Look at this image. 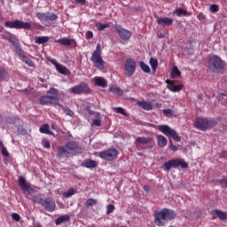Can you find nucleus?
<instances>
[{
    "label": "nucleus",
    "instance_id": "obj_54",
    "mask_svg": "<svg viewBox=\"0 0 227 227\" xmlns=\"http://www.w3.org/2000/svg\"><path fill=\"white\" fill-rule=\"evenodd\" d=\"M219 184H221V185H227V176H223L220 181Z\"/></svg>",
    "mask_w": 227,
    "mask_h": 227
},
{
    "label": "nucleus",
    "instance_id": "obj_60",
    "mask_svg": "<svg viewBox=\"0 0 227 227\" xmlns=\"http://www.w3.org/2000/svg\"><path fill=\"white\" fill-rule=\"evenodd\" d=\"M1 37L3 38V40H8V35H1Z\"/></svg>",
    "mask_w": 227,
    "mask_h": 227
},
{
    "label": "nucleus",
    "instance_id": "obj_1",
    "mask_svg": "<svg viewBox=\"0 0 227 227\" xmlns=\"http://www.w3.org/2000/svg\"><path fill=\"white\" fill-rule=\"evenodd\" d=\"M154 224L159 227L166 226L168 221H173L176 217V213L173 209L162 208L153 214Z\"/></svg>",
    "mask_w": 227,
    "mask_h": 227
},
{
    "label": "nucleus",
    "instance_id": "obj_16",
    "mask_svg": "<svg viewBox=\"0 0 227 227\" xmlns=\"http://www.w3.org/2000/svg\"><path fill=\"white\" fill-rule=\"evenodd\" d=\"M57 155L59 157V159H65L70 155V151H68L67 145H62L59 147L57 151Z\"/></svg>",
    "mask_w": 227,
    "mask_h": 227
},
{
    "label": "nucleus",
    "instance_id": "obj_55",
    "mask_svg": "<svg viewBox=\"0 0 227 227\" xmlns=\"http://www.w3.org/2000/svg\"><path fill=\"white\" fill-rule=\"evenodd\" d=\"M67 116H74V111L70 110L69 108L66 109Z\"/></svg>",
    "mask_w": 227,
    "mask_h": 227
},
{
    "label": "nucleus",
    "instance_id": "obj_2",
    "mask_svg": "<svg viewBox=\"0 0 227 227\" xmlns=\"http://www.w3.org/2000/svg\"><path fill=\"white\" fill-rule=\"evenodd\" d=\"M39 104H41V106H61V104H59V94L58 90L51 88L48 90V95L40 98Z\"/></svg>",
    "mask_w": 227,
    "mask_h": 227
},
{
    "label": "nucleus",
    "instance_id": "obj_7",
    "mask_svg": "<svg viewBox=\"0 0 227 227\" xmlns=\"http://www.w3.org/2000/svg\"><path fill=\"white\" fill-rule=\"evenodd\" d=\"M4 26L10 29H31V23L19 20L14 21H6Z\"/></svg>",
    "mask_w": 227,
    "mask_h": 227
},
{
    "label": "nucleus",
    "instance_id": "obj_10",
    "mask_svg": "<svg viewBox=\"0 0 227 227\" xmlns=\"http://www.w3.org/2000/svg\"><path fill=\"white\" fill-rule=\"evenodd\" d=\"M118 155L119 153L116 149H108L99 153L100 159H104V160H116V159H118Z\"/></svg>",
    "mask_w": 227,
    "mask_h": 227
},
{
    "label": "nucleus",
    "instance_id": "obj_46",
    "mask_svg": "<svg viewBox=\"0 0 227 227\" xmlns=\"http://www.w3.org/2000/svg\"><path fill=\"white\" fill-rule=\"evenodd\" d=\"M74 194H75V191L74 190V188H71L64 193V196L66 198H70V196H74Z\"/></svg>",
    "mask_w": 227,
    "mask_h": 227
},
{
    "label": "nucleus",
    "instance_id": "obj_57",
    "mask_svg": "<svg viewBox=\"0 0 227 227\" xmlns=\"http://www.w3.org/2000/svg\"><path fill=\"white\" fill-rule=\"evenodd\" d=\"M75 2L82 5L86 4V0H75Z\"/></svg>",
    "mask_w": 227,
    "mask_h": 227
},
{
    "label": "nucleus",
    "instance_id": "obj_39",
    "mask_svg": "<svg viewBox=\"0 0 227 227\" xmlns=\"http://www.w3.org/2000/svg\"><path fill=\"white\" fill-rule=\"evenodd\" d=\"M96 27L98 28V31H104V29H107V27H109V24L98 23L96 24Z\"/></svg>",
    "mask_w": 227,
    "mask_h": 227
},
{
    "label": "nucleus",
    "instance_id": "obj_64",
    "mask_svg": "<svg viewBox=\"0 0 227 227\" xmlns=\"http://www.w3.org/2000/svg\"><path fill=\"white\" fill-rule=\"evenodd\" d=\"M200 17H203V14H200V15L198 16V19H200Z\"/></svg>",
    "mask_w": 227,
    "mask_h": 227
},
{
    "label": "nucleus",
    "instance_id": "obj_34",
    "mask_svg": "<svg viewBox=\"0 0 227 227\" xmlns=\"http://www.w3.org/2000/svg\"><path fill=\"white\" fill-rule=\"evenodd\" d=\"M47 42H49V36H38L35 39V43H38V45L47 43Z\"/></svg>",
    "mask_w": 227,
    "mask_h": 227
},
{
    "label": "nucleus",
    "instance_id": "obj_63",
    "mask_svg": "<svg viewBox=\"0 0 227 227\" xmlns=\"http://www.w3.org/2000/svg\"><path fill=\"white\" fill-rule=\"evenodd\" d=\"M4 147V145L3 144V141L0 140V148Z\"/></svg>",
    "mask_w": 227,
    "mask_h": 227
},
{
    "label": "nucleus",
    "instance_id": "obj_30",
    "mask_svg": "<svg viewBox=\"0 0 227 227\" xmlns=\"http://www.w3.org/2000/svg\"><path fill=\"white\" fill-rule=\"evenodd\" d=\"M7 40L9 43H12V45L15 47V49H20V43L17 42V39L15 38V36L12 35V34L8 35Z\"/></svg>",
    "mask_w": 227,
    "mask_h": 227
},
{
    "label": "nucleus",
    "instance_id": "obj_41",
    "mask_svg": "<svg viewBox=\"0 0 227 227\" xmlns=\"http://www.w3.org/2000/svg\"><path fill=\"white\" fill-rule=\"evenodd\" d=\"M85 205L87 208H90V207H93V205H97V200L88 199Z\"/></svg>",
    "mask_w": 227,
    "mask_h": 227
},
{
    "label": "nucleus",
    "instance_id": "obj_33",
    "mask_svg": "<svg viewBox=\"0 0 227 227\" xmlns=\"http://www.w3.org/2000/svg\"><path fill=\"white\" fill-rule=\"evenodd\" d=\"M109 91L114 95H118V97L123 96V90L118 87H110Z\"/></svg>",
    "mask_w": 227,
    "mask_h": 227
},
{
    "label": "nucleus",
    "instance_id": "obj_45",
    "mask_svg": "<svg viewBox=\"0 0 227 227\" xmlns=\"http://www.w3.org/2000/svg\"><path fill=\"white\" fill-rule=\"evenodd\" d=\"M23 61H24V63L28 65V67H35V62H33V60H31V59H29L27 57L23 58Z\"/></svg>",
    "mask_w": 227,
    "mask_h": 227
},
{
    "label": "nucleus",
    "instance_id": "obj_20",
    "mask_svg": "<svg viewBox=\"0 0 227 227\" xmlns=\"http://www.w3.org/2000/svg\"><path fill=\"white\" fill-rule=\"evenodd\" d=\"M55 43H59L60 45H64V47H70L72 45V42H75L74 39H68L67 37H63L54 41Z\"/></svg>",
    "mask_w": 227,
    "mask_h": 227
},
{
    "label": "nucleus",
    "instance_id": "obj_61",
    "mask_svg": "<svg viewBox=\"0 0 227 227\" xmlns=\"http://www.w3.org/2000/svg\"><path fill=\"white\" fill-rule=\"evenodd\" d=\"M85 110L88 111V112L91 111V106H87Z\"/></svg>",
    "mask_w": 227,
    "mask_h": 227
},
{
    "label": "nucleus",
    "instance_id": "obj_5",
    "mask_svg": "<svg viewBox=\"0 0 227 227\" xmlns=\"http://www.w3.org/2000/svg\"><path fill=\"white\" fill-rule=\"evenodd\" d=\"M158 130L161 132V134H164V136L172 137V139H174V141H176V143H180L182 141V137L178 136V133H176V130L171 129V127L168 125H160L158 127Z\"/></svg>",
    "mask_w": 227,
    "mask_h": 227
},
{
    "label": "nucleus",
    "instance_id": "obj_17",
    "mask_svg": "<svg viewBox=\"0 0 227 227\" xmlns=\"http://www.w3.org/2000/svg\"><path fill=\"white\" fill-rule=\"evenodd\" d=\"M212 215H216L220 221L227 220V212L222 211L221 209H213L211 210Z\"/></svg>",
    "mask_w": 227,
    "mask_h": 227
},
{
    "label": "nucleus",
    "instance_id": "obj_58",
    "mask_svg": "<svg viewBox=\"0 0 227 227\" xmlns=\"http://www.w3.org/2000/svg\"><path fill=\"white\" fill-rule=\"evenodd\" d=\"M144 191H145V192H150V186L145 184L144 186Z\"/></svg>",
    "mask_w": 227,
    "mask_h": 227
},
{
    "label": "nucleus",
    "instance_id": "obj_15",
    "mask_svg": "<svg viewBox=\"0 0 227 227\" xmlns=\"http://www.w3.org/2000/svg\"><path fill=\"white\" fill-rule=\"evenodd\" d=\"M19 185L24 192H27L29 193V192H31V191H33V188H31V186L29 184H27L26 178H24L23 176L19 177Z\"/></svg>",
    "mask_w": 227,
    "mask_h": 227
},
{
    "label": "nucleus",
    "instance_id": "obj_31",
    "mask_svg": "<svg viewBox=\"0 0 227 227\" xmlns=\"http://www.w3.org/2000/svg\"><path fill=\"white\" fill-rule=\"evenodd\" d=\"M176 14L177 15V17H191V15H192V12H186L185 10L182 9V8H178L176 10Z\"/></svg>",
    "mask_w": 227,
    "mask_h": 227
},
{
    "label": "nucleus",
    "instance_id": "obj_43",
    "mask_svg": "<svg viewBox=\"0 0 227 227\" xmlns=\"http://www.w3.org/2000/svg\"><path fill=\"white\" fill-rule=\"evenodd\" d=\"M209 10L211 13H217L219 12V5L213 4L210 5Z\"/></svg>",
    "mask_w": 227,
    "mask_h": 227
},
{
    "label": "nucleus",
    "instance_id": "obj_3",
    "mask_svg": "<svg viewBox=\"0 0 227 227\" xmlns=\"http://www.w3.org/2000/svg\"><path fill=\"white\" fill-rule=\"evenodd\" d=\"M90 61L94 63V66L98 70H105L106 68V61L102 59V48L100 43H98L96 46V50L93 51L92 56L90 57Z\"/></svg>",
    "mask_w": 227,
    "mask_h": 227
},
{
    "label": "nucleus",
    "instance_id": "obj_14",
    "mask_svg": "<svg viewBox=\"0 0 227 227\" xmlns=\"http://www.w3.org/2000/svg\"><path fill=\"white\" fill-rule=\"evenodd\" d=\"M52 65H54L56 70L59 72V74H61L62 75H70V69H68L67 67L59 64L56 59H52L51 61Z\"/></svg>",
    "mask_w": 227,
    "mask_h": 227
},
{
    "label": "nucleus",
    "instance_id": "obj_32",
    "mask_svg": "<svg viewBox=\"0 0 227 227\" xmlns=\"http://www.w3.org/2000/svg\"><path fill=\"white\" fill-rule=\"evenodd\" d=\"M39 132H41V134H48V136H52V131H51L49 124H44L43 126L40 127L39 129Z\"/></svg>",
    "mask_w": 227,
    "mask_h": 227
},
{
    "label": "nucleus",
    "instance_id": "obj_40",
    "mask_svg": "<svg viewBox=\"0 0 227 227\" xmlns=\"http://www.w3.org/2000/svg\"><path fill=\"white\" fill-rule=\"evenodd\" d=\"M115 113H118L119 114H122L123 116H129V114L125 112V109L122 107H115L114 108Z\"/></svg>",
    "mask_w": 227,
    "mask_h": 227
},
{
    "label": "nucleus",
    "instance_id": "obj_21",
    "mask_svg": "<svg viewBox=\"0 0 227 227\" xmlns=\"http://www.w3.org/2000/svg\"><path fill=\"white\" fill-rule=\"evenodd\" d=\"M153 141V137H138L136 139L137 146V145H150Z\"/></svg>",
    "mask_w": 227,
    "mask_h": 227
},
{
    "label": "nucleus",
    "instance_id": "obj_50",
    "mask_svg": "<svg viewBox=\"0 0 227 227\" xmlns=\"http://www.w3.org/2000/svg\"><path fill=\"white\" fill-rule=\"evenodd\" d=\"M2 150V155H4V157H10V153L8 152V149H6L5 146L1 147Z\"/></svg>",
    "mask_w": 227,
    "mask_h": 227
},
{
    "label": "nucleus",
    "instance_id": "obj_52",
    "mask_svg": "<svg viewBox=\"0 0 227 227\" xmlns=\"http://www.w3.org/2000/svg\"><path fill=\"white\" fill-rule=\"evenodd\" d=\"M92 125L95 127H100V125H102V121L100 119H96L92 121Z\"/></svg>",
    "mask_w": 227,
    "mask_h": 227
},
{
    "label": "nucleus",
    "instance_id": "obj_19",
    "mask_svg": "<svg viewBox=\"0 0 227 227\" xmlns=\"http://www.w3.org/2000/svg\"><path fill=\"white\" fill-rule=\"evenodd\" d=\"M157 24H159V26H162V27H166V26H171L173 24V19L159 18L157 20Z\"/></svg>",
    "mask_w": 227,
    "mask_h": 227
},
{
    "label": "nucleus",
    "instance_id": "obj_22",
    "mask_svg": "<svg viewBox=\"0 0 227 227\" xmlns=\"http://www.w3.org/2000/svg\"><path fill=\"white\" fill-rule=\"evenodd\" d=\"M156 138H157L158 146L160 148H164L167 146L168 138H166V137H164L162 135H157Z\"/></svg>",
    "mask_w": 227,
    "mask_h": 227
},
{
    "label": "nucleus",
    "instance_id": "obj_27",
    "mask_svg": "<svg viewBox=\"0 0 227 227\" xmlns=\"http://www.w3.org/2000/svg\"><path fill=\"white\" fill-rule=\"evenodd\" d=\"M137 106L143 108L144 111H152L153 106L148 101H138Z\"/></svg>",
    "mask_w": 227,
    "mask_h": 227
},
{
    "label": "nucleus",
    "instance_id": "obj_35",
    "mask_svg": "<svg viewBox=\"0 0 227 227\" xmlns=\"http://www.w3.org/2000/svg\"><path fill=\"white\" fill-rule=\"evenodd\" d=\"M54 20H58V15L54 13L48 12L46 16V22L51 24V22H54Z\"/></svg>",
    "mask_w": 227,
    "mask_h": 227
},
{
    "label": "nucleus",
    "instance_id": "obj_26",
    "mask_svg": "<svg viewBox=\"0 0 227 227\" xmlns=\"http://www.w3.org/2000/svg\"><path fill=\"white\" fill-rule=\"evenodd\" d=\"M94 81L96 86H100V88H107V80L104 77H96Z\"/></svg>",
    "mask_w": 227,
    "mask_h": 227
},
{
    "label": "nucleus",
    "instance_id": "obj_13",
    "mask_svg": "<svg viewBox=\"0 0 227 227\" xmlns=\"http://www.w3.org/2000/svg\"><path fill=\"white\" fill-rule=\"evenodd\" d=\"M42 207H43L48 212H54V210H56V200L51 197L46 198L43 200Z\"/></svg>",
    "mask_w": 227,
    "mask_h": 227
},
{
    "label": "nucleus",
    "instance_id": "obj_62",
    "mask_svg": "<svg viewBox=\"0 0 227 227\" xmlns=\"http://www.w3.org/2000/svg\"><path fill=\"white\" fill-rule=\"evenodd\" d=\"M198 98H199L200 100H203V94H200V95L198 96Z\"/></svg>",
    "mask_w": 227,
    "mask_h": 227
},
{
    "label": "nucleus",
    "instance_id": "obj_11",
    "mask_svg": "<svg viewBox=\"0 0 227 227\" xmlns=\"http://www.w3.org/2000/svg\"><path fill=\"white\" fill-rule=\"evenodd\" d=\"M115 31L124 42H129V39L132 38V32L123 28L121 25H116Z\"/></svg>",
    "mask_w": 227,
    "mask_h": 227
},
{
    "label": "nucleus",
    "instance_id": "obj_36",
    "mask_svg": "<svg viewBox=\"0 0 227 227\" xmlns=\"http://www.w3.org/2000/svg\"><path fill=\"white\" fill-rule=\"evenodd\" d=\"M150 66L152 67L153 72H156L157 67H159V60H157V59L151 58Z\"/></svg>",
    "mask_w": 227,
    "mask_h": 227
},
{
    "label": "nucleus",
    "instance_id": "obj_44",
    "mask_svg": "<svg viewBox=\"0 0 227 227\" xmlns=\"http://www.w3.org/2000/svg\"><path fill=\"white\" fill-rule=\"evenodd\" d=\"M42 145H43V148H46L47 150H50V148H51V141L43 138V141H42Z\"/></svg>",
    "mask_w": 227,
    "mask_h": 227
},
{
    "label": "nucleus",
    "instance_id": "obj_9",
    "mask_svg": "<svg viewBox=\"0 0 227 227\" xmlns=\"http://www.w3.org/2000/svg\"><path fill=\"white\" fill-rule=\"evenodd\" d=\"M179 166L182 167L183 169H187V168H189V164H187V162H185L184 160H170L164 163L166 171H169L171 168H179Z\"/></svg>",
    "mask_w": 227,
    "mask_h": 227
},
{
    "label": "nucleus",
    "instance_id": "obj_59",
    "mask_svg": "<svg viewBox=\"0 0 227 227\" xmlns=\"http://www.w3.org/2000/svg\"><path fill=\"white\" fill-rule=\"evenodd\" d=\"M16 52L18 54H20L22 52V48H20H20H16Z\"/></svg>",
    "mask_w": 227,
    "mask_h": 227
},
{
    "label": "nucleus",
    "instance_id": "obj_23",
    "mask_svg": "<svg viewBox=\"0 0 227 227\" xmlns=\"http://www.w3.org/2000/svg\"><path fill=\"white\" fill-rule=\"evenodd\" d=\"M82 166L83 168H87L89 169H91L93 168H97V166H98V164L97 163V161L93 160H83V162L82 163Z\"/></svg>",
    "mask_w": 227,
    "mask_h": 227
},
{
    "label": "nucleus",
    "instance_id": "obj_18",
    "mask_svg": "<svg viewBox=\"0 0 227 227\" xmlns=\"http://www.w3.org/2000/svg\"><path fill=\"white\" fill-rule=\"evenodd\" d=\"M167 82L168 90H170V91H173L174 93L182 91V90H184V85L182 84H175V82L168 81H167Z\"/></svg>",
    "mask_w": 227,
    "mask_h": 227
},
{
    "label": "nucleus",
    "instance_id": "obj_42",
    "mask_svg": "<svg viewBox=\"0 0 227 227\" xmlns=\"http://www.w3.org/2000/svg\"><path fill=\"white\" fill-rule=\"evenodd\" d=\"M47 15H48V12L47 13H37V17L39 19V20H41V22H47Z\"/></svg>",
    "mask_w": 227,
    "mask_h": 227
},
{
    "label": "nucleus",
    "instance_id": "obj_56",
    "mask_svg": "<svg viewBox=\"0 0 227 227\" xmlns=\"http://www.w3.org/2000/svg\"><path fill=\"white\" fill-rule=\"evenodd\" d=\"M90 116H93V114H96V116H100V114L93 112V110H90L88 112Z\"/></svg>",
    "mask_w": 227,
    "mask_h": 227
},
{
    "label": "nucleus",
    "instance_id": "obj_29",
    "mask_svg": "<svg viewBox=\"0 0 227 227\" xmlns=\"http://www.w3.org/2000/svg\"><path fill=\"white\" fill-rule=\"evenodd\" d=\"M8 79V70L6 67H0V82H4Z\"/></svg>",
    "mask_w": 227,
    "mask_h": 227
},
{
    "label": "nucleus",
    "instance_id": "obj_37",
    "mask_svg": "<svg viewBox=\"0 0 227 227\" xmlns=\"http://www.w3.org/2000/svg\"><path fill=\"white\" fill-rule=\"evenodd\" d=\"M140 68L145 72V74H150V66L145 64V62L140 61L139 62Z\"/></svg>",
    "mask_w": 227,
    "mask_h": 227
},
{
    "label": "nucleus",
    "instance_id": "obj_51",
    "mask_svg": "<svg viewBox=\"0 0 227 227\" xmlns=\"http://www.w3.org/2000/svg\"><path fill=\"white\" fill-rule=\"evenodd\" d=\"M12 218L13 219V221H16L17 223H19V221H20V215L17 213H12Z\"/></svg>",
    "mask_w": 227,
    "mask_h": 227
},
{
    "label": "nucleus",
    "instance_id": "obj_53",
    "mask_svg": "<svg viewBox=\"0 0 227 227\" xmlns=\"http://www.w3.org/2000/svg\"><path fill=\"white\" fill-rule=\"evenodd\" d=\"M85 36L87 38V40H91V38H93V32L92 31H87L85 34Z\"/></svg>",
    "mask_w": 227,
    "mask_h": 227
},
{
    "label": "nucleus",
    "instance_id": "obj_28",
    "mask_svg": "<svg viewBox=\"0 0 227 227\" xmlns=\"http://www.w3.org/2000/svg\"><path fill=\"white\" fill-rule=\"evenodd\" d=\"M65 222H67V223L70 222V215H64L58 217L55 221V224H56V226H59L60 224H63V223H65Z\"/></svg>",
    "mask_w": 227,
    "mask_h": 227
},
{
    "label": "nucleus",
    "instance_id": "obj_8",
    "mask_svg": "<svg viewBox=\"0 0 227 227\" xmlns=\"http://www.w3.org/2000/svg\"><path fill=\"white\" fill-rule=\"evenodd\" d=\"M69 91L73 95H82V93H84L85 95H88V93L91 92V89H90V86H88V83L81 82L80 84L72 87L69 90Z\"/></svg>",
    "mask_w": 227,
    "mask_h": 227
},
{
    "label": "nucleus",
    "instance_id": "obj_47",
    "mask_svg": "<svg viewBox=\"0 0 227 227\" xmlns=\"http://www.w3.org/2000/svg\"><path fill=\"white\" fill-rule=\"evenodd\" d=\"M114 205L109 204L106 207V215H109V214H113V212H114Z\"/></svg>",
    "mask_w": 227,
    "mask_h": 227
},
{
    "label": "nucleus",
    "instance_id": "obj_49",
    "mask_svg": "<svg viewBox=\"0 0 227 227\" xmlns=\"http://www.w3.org/2000/svg\"><path fill=\"white\" fill-rule=\"evenodd\" d=\"M169 143V150H171L172 152H178V147L173 145V141L170 140Z\"/></svg>",
    "mask_w": 227,
    "mask_h": 227
},
{
    "label": "nucleus",
    "instance_id": "obj_24",
    "mask_svg": "<svg viewBox=\"0 0 227 227\" xmlns=\"http://www.w3.org/2000/svg\"><path fill=\"white\" fill-rule=\"evenodd\" d=\"M66 147L69 152H77L79 150V144L75 141H69L66 144Z\"/></svg>",
    "mask_w": 227,
    "mask_h": 227
},
{
    "label": "nucleus",
    "instance_id": "obj_38",
    "mask_svg": "<svg viewBox=\"0 0 227 227\" xmlns=\"http://www.w3.org/2000/svg\"><path fill=\"white\" fill-rule=\"evenodd\" d=\"M182 75V72H180V69L178 67H175L171 73V77H180Z\"/></svg>",
    "mask_w": 227,
    "mask_h": 227
},
{
    "label": "nucleus",
    "instance_id": "obj_25",
    "mask_svg": "<svg viewBox=\"0 0 227 227\" xmlns=\"http://www.w3.org/2000/svg\"><path fill=\"white\" fill-rule=\"evenodd\" d=\"M29 200H31V201L33 203H36L37 205H43V195L38 193L35 195H33Z\"/></svg>",
    "mask_w": 227,
    "mask_h": 227
},
{
    "label": "nucleus",
    "instance_id": "obj_48",
    "mask_svg": "<svg viewBox=\"0 0 227 227\" xmlns=\"http://www.w3.org/2000/svg\"><path fill=\"white\" fill-rule=\"evenodd\" d=\"M163 114H164V116H168V117L173 116V110H171V109H164L163 110Z\"/></svg>",
    "mask_w": 227,
    "mask_h": 227
},
{
    "label": "nucleus",
    "instance_id": "obj_4",
    "mask_svg": "<svg viewBox=\"0 0 227 227\" xmlns=\"http://www.w3.org/2000/svg\"><path fill=\"white\" fill-rule=\"evenodd\" d=\"M208 68L211 72H215V74H219L221 70H224V61L217 56L214 55L209 58L208 60Z\"/></svg>",
    "mask_w": 227,
    "mask_h": 227
},
{
    "label": "nucleus",
    "instance_id": "obj_6",
    "mask_svg": "<svg viewBox=\"0 0 227 227\" xmlns=\"http://www.w3.org/2000/svg\"><path fill=\"white\" fill-rule=\"evenodd\" d=\"M214 125H215V121L203 117H198L195 121V127L199 130H207V129H212Z\"/></svg>",
    "mask_w": 227,
    "mask_h": 227
},
{
    "label": "nucleus",
    "instance_id": "obj_12",
    "mask_svg": "<svg viewBox=\"0 0 227 227\" xmlns=\"http://www.w3.org/2000/svg\"><path fill=\"white\" fill-rule=\"evenodd\" d=\"M124 70L128 77H132V75H134V72H136V60L133 59H128L125 61Z\"/></svg>",
    "mask_w": 227,
    "mask_h": 227
}]
</instances>
